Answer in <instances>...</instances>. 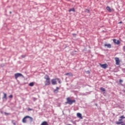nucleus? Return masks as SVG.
Here are the masks:
<instances>
[{
    "label": "nucleus",
    "instance_id": "1",
    "mask_svg": "<svg viewBox=\"0 0 125 125\" xmlns=\"http://www.w3.org/2000/svg\"><path fill=\"white\" fill-rule=\"evenodd\" d=\"M44 79L46 80L45 82V85L46 86V85H50V78H49V76L47 75H45Z\"/></svg>",
    "mask_w": 125,
    "mask_h": 125
},
{
    "label": "nucleus",
    "instance_id": "2",
    "mask_svg": "<svg viewBox=\"0 0 125 125\" xmlns=\"http://www.w3.org/2000/svg\"><path fill=\"white\" fill-rule=\"evenodd\" d=\"M66 100L67 102H65V104H69V105H72V104L76 102V100H72L69 97L67 98Z\"/></svg>",
    "mask_w": 125,
    "mask_h": 125
},
{
    "label": "nucleus",
    "instance_id": "3",
    "mask_svg": "<svg viewBox=\"0 0 125 125\" xmlns=\"http://www.w3.org/2000/svg\"><path fill=\"white\" fill-rule=\"evenodd\" d=\"M27 119H30V122H33V118L29 116H26L24 117V118L22 119V123L24 124L27 123Z\"/></svg>",
    "mask_w": 125,
    "mask_h": 125
},
{
    "label": "nucleus",
    "instance_id": "4",
    "mask_svg": "<svg viewBox=\"0 0 125 125\" xmlns=\"http://www.w3.org/2000/svg\"><path fill=\"white\" fill-rule=\"evenodd\" d=\"M19 77H23V75L21 73H16L15 74V78L16 80H17Z\"/></svg>",
    "mask_w": 125,
    "mask_h": 125
},
{
    "label": "nucleus",
    "instance_id": "5",
    "mask_svg": "<svg viewBox=\"0 0 125 125\" xmlns=\"http://www.w3.org/2000/svg\"><path fill=\"white\" fill-rule=\"evenodd\" d=\"M100 66H101V67L103 69H106L108 68V65L106 63H104L103 64H100Z\"/></svg>",
    "mask_w": 125,
    "mask_h": 125
},
{
    "label": "nucleus",
    "instance_id": "6",
    "mask_svg": "<svg viewBox=\"0 0 125 125\" xmlns=\"http://www.w3.org/2000/svg\"><path fill=\"white\" fill-rule=\"evenodd\" d=\"M56 80H57V79H53L51 80V83L53 85H55V84H57V82L56 81Z\"/></svg>",
    "mask_w": 125,
    "mask_h": 125
},
{
    "label": "nucleus",
    "instance_id": "7",
    "mask_svg": "<svg viewBox=\"0 0 125 125\" xmlns=\"http://www.w3.org/2000/svg\"><path fill=\"white\" fill-rule=\"evenodd\" d=\"M115 60L116 62V65H120V59L119 58H115Z\"/></svg>",
    "mask_w": 125,
    "mask_h": 125
},
{
    "label": "nucleus",
    "instance_id": "8",
    "mask_svg": "<svg viewBox=\"0 0 125 125\" xmlns=\"http://www.w3.org/2000/svg\"><path fill=\"white\" fill-rule=\"evenodd\" d=\"M113 42L114 43H115V44L119 45L121 43V42H120V41H119V40L117 41L116 39H113Z\"/></svg>",
    "mask_w": 125,
    "mask_h": 125
},
{
    "label": "nucleus",
    "instance_id": "9",
    "mask_svg": "<svg viewBox=\"0 0 125 125\" xmlns=\"http://www.w3.org/2000/svg\"><path fill=\"white\" fill-rule=\"evenodd\" d=\"M60 89V88L59 87H57L56 89L54 90V93H58L59 92V90Z\"/></svg>",
    "mask_w": 125,
    "mask_h": 125
},
{
    "label": "nucleus",
    "instance_id": "10",
    "mask_svg": "<svg viewBox=\"0 0 125 125\" xmlns=\"http://www.w3.org/2000/svg\"><path fill=\"white\" fill-rule=\"evenodd\" d=\"M3 99H5V100H7V95L5 93H3Z\"/></svg>",
    "mask_w": 125,
    "mask_h": 125
},
{
    "label": "nucleus",
    "instance_id": "11",
    "mask_svg": "<svg viewBox=\"0 0 125 125\" xmlns=\"http://www.w3.org/2000/svg\"><path fill=\"white\" fill-rule=\"evenodd\" d=\"M77 118H80V119H83V116H82V114L80 113H77Z\"/></svg>",
    "mask_w": 125,
    "mask_h": 125
},
{
    "label": "nucleus",
    "instance_id": "12",
    "mask_svg": "<svg viewBox=\"0 0 125 125\" xmlns=\"http://www.w3.org/2000/svg\"><path fill=\"white\" fill-rule=\"evenodd\" d=\"M116 125H125V124L123 122H116Z\"/></svg>",
    "mask_w": 125,
    "mask_h": 125
},
{
    "label": "nucleus",
    "instance_id": "13",
    "mask_svg": "<svg viewBox=\"0 0 125 125\" xmlns=\"http://www.w3.org/2000/svg\"><path fill=\"white\" fill-rule=\"evenodd\" d=\"M104 46H106L108 48H111L112 47L111 44H105Z\"/></svg>",
    "mask_w": 125,
    "mask_h": 125
},
{
    "label": "nucleus",
    "instance_id": "14",
    "mask_svg": "<svg viewBox=\"0 0 125 125\" xmlns=\"http://www.w3.org/2000/svg\"><path fill=\"white\" fill-rule=\"evenodd\" d=\"M106 10L108 11V12H112V9L109 6L106 7Z\"/></svg>",
    "mask_w": 125,
    "mask_h": 125
},
{
    "label": "nucleus",
    "instance_id": "15",
    "mask_svg": "<svg viewBox=\"0 0 125 125\" xmlns=\"http://www.w3.org/2000/svg\"><path fill=\"white\" fill-rule=\"evenodd\" d=\"M29 86H34L35 85V83L34 82H32L29 83Z\"/></svg>",
    "mask_w": 125,
    "mask_h": 125
},
{
    "label": "nucleus",
    "instance_id": "16",
    "mask_svg": "<svg viewBox=\"0 0 125 125\" xmlns=\"http://www.w3.org/2000/svg\"><path fill=\"white\" fill-rule=\"evenodd\" d=\"M65 76H73L72 73H67L65 74Z\"/></svg>",
    "mask_w": 125,
    "mask_h": 125
},
{
    "label": "nucleus",
    "instance_id": "17",
    "mask_svg": "<svg viewBox=\"0 0 125 125\" xmlns=\"http://www.w3.org/2000/svg\"><path fill=\"white\" fill-rule=\"evenodd\" d=\"M71 11H73V12H75V8H72V9H69V12H71Z\"/></svg>",
    "mask_w": 125,
    "mask_h": 125
},
{
    "label": "nucleus",
    "instance_id": "18",
    "mask_svg": "<svg viewBox=\"0 0 125 125\" xmlns=\"http://www.w3.org/2000/svg\"><path fill=\"white\" fill-rule=\"evenodd\" d=\"M100 90L103 92H104L105 91V88H103V87H101L100 88Z\"/></svg>",
    "mask_w": 125,
    "mask_h": 125
},
{
    "label": "nucleus",
    "instance_id": "19",
    "mask_svg": "<svg viewBox=\"0 0 125 125\" xmlns=\"http://www.w3.org/2000/svg\"><path fill=\"white\" fill-rule=\"evenodd\" d=\"M120 119H121L122 120L125 119V116L122 115L120 117Z\"/></svg>",
    "mask_w": 125,
    "mask_h": 125
},
{
    "label": "nucleus",
    "instance_id": "20",
    "mask_svg": "<svg viewBox=\"0 0 125 125\" xmlns=\"http://www.w3.org/2000/svg\"><path fill=\"white\" fill-rule=\"evenodd\" d=\"M56 80L57 81H59V83H61V81H60V79L59 78H57Z\"/></svg>",
    "mask_w": 125,
    "mask_h": 125
},
{
    "label": "nucleus",
    "instance_id": "21",
    "mask_svg": "<svg viewBox=\"0 0 125 125\" xmlns=\"http://www.w3.org/2000/svg\"><path fill=\"white\" fill-rule=\"evenodd\" d=\"M27 111H33V109L28 108L27 109Z\"/></svg>",
    "mask_w": 125,
    "mask_h": 125
},
{
    "label": "nucleus",
    "instance_id": "22",
    "mask_svg": "<svg viewBox=\"0 0 125 125\" xmlns=\"http://www.w3.org/2000/svg\"><path fill=\"white\" fill-rule=\"evenodd\" d=\"M5 115H6V116L8 115H10V113H8L7 112H4Z\"/></svg>",
    "mask_w": 125,
    "mask_h": 125
},
{
    "label": "nucleus",
    "instance_id": "23",
    "mask_svg": "<svg viewBox=\"0 0 125 125\" xmlns=\"http://www.w3.org/2000/svg\"><path fill=\"white\" fill-rule=\"evenodd\" d=\"M12 97H13V96H12V95H10V96H9V98H12Z\"/></svg>",
    "mask_w": 125,
    "mask_h": 125
},
{
    "label": "nucleus",
    "instance_id": "24",
    "mask_svg": "<svg viewBox=\"0 0 125 125\" xmlns=\"http://www.w3.org/2000/svg\"><path fill=\"white\" fill-rule=\"evenodd\" d=\"M21 57H22V58H25V57H26V55H22Z\"/></svg>",
    "mask_w": 125,
    "mask_h": 125
},
{
    "label": "nucleus",
    "instance_id": "25",
    "mask_svg": "<svg viewBox=\"0 0 125 125\" xmlns=\"http://www.w3.org/2000/svg\"><path fill=\"white\" fill-rule=\"evenodd\" d=\"M119 121L120 123H121V122H123V119H119Z\"/></svg>",
    "mask_w": 125,
    "mask_h": 125
},
{
    "label": "nucleus",
    "instance_id": "26",
    "mask_svg": "<svg viewBox=\"0 0 125 125\" xmlns=\"http://www.w3.org/2000/svg\"><path fill=\"white\" fill-rule=\"evenodd\" d=\"M119 83H123V80H122L121 79H120L119 80Z\"/></svg>",
    "mask_w": 125,
    "mask_h": 125
},
{
    "label": "nucleus",
    "instance_id": "27",
    "mask_svg": "<svg viewBox=\"0 0 125 125\" xmlns=\"http://www.w3.org/2000/svg\"><path fill=\"white\" fill-rule=\"evenodd\" d=\"M122 23H123V22L121 21L120 22H118V24H122Z\"/></svg>",
    "mask_w": 125,
    "mask_h": 125
},
{
    "label": "nucleus",
    "instance_id": "28",
    "mask_svg": "<svg viewBox=\"0 0 125 125\" xmlns=\"http://www.w3.org/2000/svg\"><path fill=\"white\" fill-rule=\"evenodd\" d=\"M12 123L14 125H16V124H15V123L13 122V121L12 122Z\"/></svg>",
    "mask_w": 125,
    "mask_h": 125
},
{
    "label": "nucleus",
    "instance_id": "29",
    "mask_svg": "<svg viewBox=\"0 0 125 125\" xmlns=\"http://www.w3.org/2000/svg\"><path fill=\"white\" fill-rule=\"evenodd\" d=\"M10 14H11L12 12H10Z\"/></svg>",
    "mask_w": 125,
    "mask_h": 125
}]
</instances>
